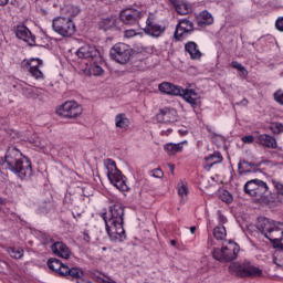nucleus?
<instances>
[{
	"mask_svg": "<svg viewBox=\"0 0 283 283\" xmlns=\"http://www.w3.org/2000/svg\"><path fill=\"white\" fill-rule=\"evenodd\" d=\"M271 243H272V247L274 249H276V251H283L282 240H279V242L277 241H271Z\"/></svg>",
	"mask_w": 283,
	"mask_h": 283,
	"instance_id": "obj_47",
	"label": "nucleus"
},
{
	"mask_svg": "<svg viewBox=\"0 0 283 283\" xmlns=\"http://www.w3.org/2000/svg\"><path fill=\"white\" fill-rule=\"evenodd\" d=\"M30 74L39 80V78H43V72L41 71V67L38 69H29Z\"/></svg>",
	"mask_w": 283,
	"mask_h": 283,
	"instance_id": "obj_41",
	"label": "nucleus"
},
{
	"mask_svg": "<svg viewBox=\"0 0 283 283\" xmlns=\"http://www.w3.org/2000/svg\"><path fill=\"white\" fill-rule=\"evenodd\" d=\"M10 0H0V6H8Z\"/></svg>",
	"mask_w": 283,
	"mask_h": 283,
	"instance_id": "obj_55",
	"label": "nucleus"
},
{
	"mask_svg": "<svg viewBox=\"0 0 283 283\" xmlns=\"http://www.w3.org/2000/svg\"><path fill=\"white\" fill-rule=\"evenodd\" d=\"M156 120L161 125H174V123L178 120V112L176 111V108H161L156 115Z\"/></svg>",
	"mask_w": 283,
	"mask_h": 283,
	"instance_id": "obj_12",
	"label": "nucleus"
},
{
	"mask_svg": "<svg viewBox=\"0 0 283 283\" xmlns=\"http://www.w3.org/2000/svg\"><path fill=\"white\" fill-rule=\"evenodd\" d=\"M115 127L118 129H127V127H129V118H127L125 113L115 116Z\"/></svg>",
	"mask_w": 283,
	"mask_h": 283,
	"instance_id": "obj_30",
	"label": "nucleus"
},
{
	"mask_svg": "<svg viewBox=\"0 0 283 283\" xmlns=\"http://www.w3.org/2000/svg\"><path fill=\"white\" fill-rule=\"evenodd\" d=\"M22 94L27 96V98H34V88L30 86L23 87Z\"/></svg>",
	"mask_w": 283,
	"mask_h": 283,
	"instance_id": "obj_43",
	"label": "nucleus"
},
{
	"mask_svg": "<svg viewBox=\"0 0 283 283\" xmlns=\"http://www.w3.org/2000/svg\"><path fill=\"white\" fill-rule=\"evenodd\" d=\"M213 23V15L209 11H202L197 18V24L199 28H205V25H211Z\"/></svg>",
	"mask_w": 283,
	"mask_h": 283,
	"instance_id": "obj_29",
	"label": "nucleus"
},
{
	"mask_svg": "<svg viewBox=\"0 0 283 283\" xmlns=\"http://www.w3.org/2000/svg\"><path fill=\"white\" fill-rule=\"evenodd\" d=\"M270 242H277L280 244V240H283V223L276 222L274 228L268 233L266 237Z\"/></svg>",
	"mask_w": 283,
	"mask_h": 283,
	"instance_id": "obj_21",
	"label": "nucleus"
},
{
	"mask_svg": "<svg viewBox=\"0 0 283 283\" xmlns=\"http://www.w3.org/2000/svg\"><path fill=\"white\" fill-rule=\"evenodd\" d=\"M275 28L279 32H283V18H279L275 22Z\"/></svg>",
	"mask_w": 283,
	"mask_h": 283,
	"instance_id": "obj_48",
	"label": "nucleus"
},
{
	"mask_svg": "<svg viewBox=\"0 0 283 283\" xmlns=\"http://www.w3.org/2000/svg\"><path fill=\"white\" fill-rule=\"evenodd\" d=\"M101 218L105 222L106 232L112 242H125L127 234H125V206L120 202H115L109 207L108 212H103Z\"/></svg>",
	"mask_w": 283,
	"mask_h": 283,
	"instance_id": "obj_1",
	"label": "nucleus"
},
{
	"mask_svg": "<svg viewBox=\"0 0 283 283\" xmlns=\"http://www.w3.org/2000/svg\"><path fill=\"white\" fill-rule=\"evenodd\" d=\"M273 187L276 189L280 196H283V184L276 180H272Z\"/></svg>",
	"mask_w": 283,
	"mask_h": 283,
	"instance_id": "obj_44",
	"label": "nucleus"
},
{
	"mask_svg": "<svg viewBox=\"0 0 283 283\" xmlns=\"http://www.w3.org/2000/svg\"><path fill=\"white\" fill-rule=\"evenodd\" d=\"M163 128V126H161ZM174 132V129L168 128V129H161V136H169V134H171Z\"/></svg>",
	"mask_w": 283,
	"mask_h": 283,
	"instance_id": "obj_50",
	"label": "nucleus"
},
{
	"mask_svg": "<svg viewBox=\"0 0 283 283\" xmlns=\"http://www.w3.org/2000/svg\"><path fill=\"white\" fill-rule=\"evenodd\" d=\"M260 165H256L253 161H247L245 159H240L238 164V174L239 176H245V174H252L255 171Z\"/></svg>",
	"mask_w": 283,
	"mask_h": 283,
	"instance_id": "obj_20",
	"label": "nucleus"
},
{
	"mask_svg": "<svg viewBox=\"0 0 283 283\" xmlns=\"http://www.w3.org/2000/svg\"><path fill=\"white\" fill-rule=\"evenodd\" d=\"M181 90H182V87L174 85L168 82H163L161 84H159V92H163L164 94L179 96Z\"/></svg>",
	"mask_w": 283,
	"mask_h": 283,
	"instance_id": "obj_23",
	"label": "nucleus"
},
{
	"mask_svg": "<svg viewBox=\"0 0 283 283\" xmlns=\"http://www.w3.org/2000/svg\"><path fill=\"white\" fill-rule=\"evenodd\" d=\"M274 101L279 103L280 105H283V92L282 91H276L274 93Z\"/></svg>",
	"mask_w": 283,
	"mask_h": 283,
	"instance_id": "obj_45",
	"label": "nucleus"
},
{
	"mask_svg": "<svg viewBox=\"0 0 283 283\" xmlns=\"http://www.w3.org/2000/svg\"><path fill=\"white\" fill-rule=\"evenodd\" d=\"M270 129L274 134H283V124L280 122H273L270 125Z\"/></svg>",
	"mask_w": 283,
	"mask_h": 283,
	"instance_id": "obj_39",
	"label": "nucleus"
},
{
	"mask_svg": "<svg viewBox=\"0 0 283 283\" xmlns=\"http://www.w3.org/2000/svg\"><path fill=\"white\" fill-rule=\"evenodd\" d=\"M111 57L116 63H120V65H125V63H129V59H132V46L125 43H116L111 49Z\"/></svg>",
	"mask_w": 283,
	"mask_h": 283,
	"instance_id": "obj_8",
	"label": "nucleus"
},
{
	"mask_svg": "<svg viewBox=\"0 0 283 283\" xmlns=\"http://www.w3.org/2000/svg\"><path fill=\"white\" fill-rule=\"evenodd\" d=\"M219 198L220 200H222V202H226L227 205H231V202H233V196L228 190H222L219 193Z\"/></svg>",
	"mask_w": 283,
	"mask_h": 283,
	"instance_id": "obj_35",
	"label": "nucleus"
},
{
	"mask_svg": "<svg viewBox=\"0 0 283 283\" xmlns=\"http://www.w3.org/2000/svg\"><path fill=\"white\" fill-rule=\"evenodd\" d=\"M4 163L8 169L15 174L21 180H28L32 176V163L27 157H23L21 151L17 148L8 150Z\"/></svg>",
	"mask_w": 283,
	"mask_h": 283,
	"instance_id": "obj_2",
	"label": "nucleus"
},
{
	"mask_svg": "<svg viewBox=\"0 0 283 283\" xmlns=\"http://www.w3.org/2000/svg\"><path fill=\"white\" fill-rule=\"evenodd\" d=\"M213 237L216 240H224L227 238V228L224 226H218L213 230Z\"/></svg>",
	"mask_w": 283,
	"mask_h": 283,
	"instance_id": "obj_34",
	"label": "nucleus"
},
{
	"mask_svg": "<svg viewBox=\"0 0 283 283\" xmlns=\"http://www.w3.org/2000/svg\"><path fill=\"white\" fill-rule=\"evenodd\" d=\"M273 260L276 266H283V250H275Z\"/></svg>",
	"mask_w": 283,
	"mask_h": 283,
	"instance_id": "obj_36",
	"label": "nucleus"
},
{
	"mask_svg": "<svg viewBox=\"0 0 283 283\" xmlns=\"http://www.w3.org/2000/svg\"><path fill=\"white\" fill-rule=\"evenodd\" d=\"M178 193H179L181 200H185V198H187V196L189 195V188H187V186H185V185H181L178 188Z\"/></svg>",
	"mask_w": 283,
	"mask_h": 283,
	"instance_id": "obj_42",
	"label": "nucleus"
},
{
	"mask_svg": "<svg viewBox=\"0 0 283 283\" xmlns=\"http://www.w3.org/2000/svg\"><path fill=\"white\" fill-rule=\"evenodd\" d=\"M29 70H34L38 67H43V60L40 59H30L28 62Z\"/></svg>",
	"mask_w": 283,
	"mask_h": 283,
	"instance_id": "obj_38",
	"label": "nucleus"
},
{
	"mask_svg": "<svg viewBox=\"0 0 283 283\" xmlns=\"http://www.w3.org/2000/svg\"><path fill=\"white\" fill-rule=\"evenodd\" d=\"M63 277H73L74 280H78L80 277H85V271H83L81 268L78 266H73V268H70L66 265V268L63 269V272H62Z\"/></svg>",
	"mask_w": 283,
	"mask_h": 283,
	"instance_id": "obj_24",
	"label": "nucleus"
},
{
	"mask_svg": "<svg viewBox=\"0 0 283 283\" xmlns=\"http://www.w3.org/2000/svg\"><path fill=\"white\" fill-rule=\"evenodd\" d=\"M229 272L237 277H262V270L251 262H234L229 266Z\"/></svg>",
	"mask_w": 283,
	"mask_h": 283,
	"instance_id": "obj_4",
	"label": "nucleus"
},
{
	"mask_svg": "<svg viewBox=\"0 0 283 283\" xmlns=\"http://www.w3.org/2000/svg\"><path fill=\"white\" fill-rule=\"evenodd\" d=\"M275 221L266 218V217H259L256 222V229L264 235V238L269 237V233L273 231L275 228Z\"/></svg>",
	"mask_w": 283,
	"mask_h": 283,
	"instance_id": "obj_15",
	"label": "nucleus"
},
{
	"mask_svg": "<svg viewBox=\"0 0 283 283\" xmlns=\"http://www.w3.org/2000/svg\"><path fill=\"white\" fill-rule=\"evenodd\" d=\"M179 134L181 136H187L189 134V130H187V129H179Z\"/></svg>",
	"mask_w": 283,
	"mask_h": 283,
	"instance_id": "obj_54",
	"label": "nucleus"
},
{
	"mask_svg": "<svg viewBox=\"0 0 283 283\" xmlns=\"http://www.w3.org/2000/svg\"><path fill=\"white\" fill-rule=\"evenodd\" d=\"M255 143L268 149H277V139L269 134H261L255 137Z\"/></svg>",
	"mask_w": 283,
	"mask_h": 283,
	"instance_id": "obj_16",
	"label": "nucleus"
},
{
	"mask_svg": "<svg viewBox=\"0 0 283 283\" xmlns=\"http://www.w3.org/2000/svg\"><path fill=\"white\" fill-rule=\"evenodd\" d=\"M15 36L17 39H20L21 41H25V43H29L32 45L34 43V35H32V32H30V29L28 27L20 24L15 29Z\"/></svg>",
	"mask_w": 283,
	"mask_h": 283,
	"instance_id": "obj_19",
	"label": "nucleus"
},
{
	"mask_svg": "<svg viewBox=\"0 0 283 283\" xmlns=\"http://www.w3.org/2000/svg\"><path fill=\"white\" fill-rule=\"evenodd\" d=\"M170 244H171L172 247H176V240L170 241Z\"/></svg>",
	"mask_w": 283,
	"mask_h": 283,
	"instance_id": "obj_58",
	"label": "nucleus"
},
{
	"mask_svg": "<svg viewBox=\"0 0 283 283\" xmlns=\"http://www.w3.org/2000/svg\"><path fill=\"white\" fill-rule=\"evenodd\" d=\"M219 222H220L219 226H221V227H222V224H224V222H227V218L224 216H222V213H220V212H219Z\"/></svg>",
	"mask_w": 283,
	"mask_h": 283,
	"instance_id": "obj_51",
	"label": "nucleus"
},
{
	"mask_svg": "<svg viewBox=\"0 0 283 283\" xmlns=\"http://www.w3.org/2000/svg\"><path fill=\"white\" fill-rule=\"evenodd\" d=\"M76 56L84 61H88L90 63H101V61H103V57L101 56V51H98L96 46H92L88 44L81 46L76 51Z\"/></svg>",
	"mask_w": 283,
	"mask_h": 283,
	"instance_id": "obj_9",
	"label": "nucleus"
},
{
	"mask_svg": "<svg viewBox=\"0 0 283 283\" xmlns=\"http://www.w3.org/2000/svg\"><path fill=\"white\" fill-rule=\"evenodd\" d=\"M83 114V108L76 102H65L56 109L57 116L63 118H76Z\"/></svg>",
	"mask_w": 283,
	"mask_h": 283,
	"instance_id": "obj_10",
	"label": "nucleus"
},
{
	"mask_svg": "<svg viewBox=\"0 0 283 283\" xmlns=\"http://www.w3.org/2000/svg\"><path fill=\"white\" fill-rule=\"evenodd\" d=\"M52 28L60 36L70 38L76 32V24L72 18L57 17L53 19Z\"/></svg>",
	"mask_w": 283,
	"mask_h": 283,
	"instance_id": "obj_6",
	"label": "nucleus"
},
{
	"mask_svg": "<svg viewBox=\"0 0 283 283\" xmlns=\"http://www.w3.org/2000/svg\"><path fill=\"white\" fill-rule=\"evenodd\" d=\"M205 160H206L205 168L207 169V171H211V167H213V165H220V163H222L223 158H222V154H220V151H214L213 154L209 155L208 157H205Z\"/></svg>",
	"mask_w": 283,
	"mask_h": 283,
	"instance_id": "obj_26",
	"label": "nucleus"
},
{
	"mask_svg": "<svg viewBox=\"0 0 283 283\" xmlns=\"http://www.w3.org/2000/svg\"><path fill=\"white\" fill-rule=\"evenodd\" d=\"M230 65L234 70H238L239 76H241L242 78H247V76H249V71H247V67H244V65H242L240 62L232 61Z\"/></svg>",
	"mask_w": 283,
	"mask_h": 283,
	"instance_id": "obj_32",
	"label": "nucleus"
},
{
	"mask_svg": "<svg viewBox=\"0 0 283 283\" xmlns=\"http://www.w3.org/2000/svg\"><path fill=\"white\" fill-rule=\"evenodd\" d=\"M186 52L189 53L190 59L193 61H198V59H202V52L198 49V44L193 41H190L185 44Z\"/></svg>",
	"mask_w": 283,
	"mask_h": 283,
	"instance_id": "obj_22",
	"label": "nucleus"
},
{
	"mask_svg": "<svg viewBox=\"0 0 283 283\" xmlns=\"http://www.w3.org/2000/svg\"><path fill=\"white\" fill-rule=\"evenodd\" d=\"M216 245V241L212 238L208 239V249H211V247Z\"/></svg>",
	"mask_w": 283,
	"mask_h": 283,
	"instance_id": "obj_52",
	"label": "nucleus"
},
{
	"mask_svg": "<svg viewBox=\"0 0 283 283\" xmlns=\"http://www.w3.org/2000/svg\"><path fill=\"white\" fill-rule=\"evenodd\" d=\"M145 34L158 39L160 34L165 32V27L157 24L154 17H148L146 20V27L144 28Z\"/></svg>",
	"mask_w": 283,
	"mask_h": 283,
	"instance_id": "obj_14",
	"label": "nucleus"
},
{
	"mask_svg": "<svg viewBox=\"0 0 283 283\" xmlns=\"http://www.w3.org/2000/svg\"><path fill=\"white\" fill-rule=\"evenodd\" d=\"M48 266L53 273L63 277V270L66 269L67 265L63 264L59 259H49Z\"/></svg>",
	"mask_w": 283,
	"mask_h": 283,
	"instance_id": "obj_27",
	"label": "nucleus"
},
{
	"mask_svg": "<svg viewBox=\"0 0 283 283\" xmlns=\"http://www.w3.org/2000/svg\"><path fill=\"white\" fill-rule=\"evenodd\" d=\"M240 253V245L235 242H229L227 245H223L221 249L217 248L212 251V256L218 262H233Z\"/></svg>",
	"mask_w": 283,
	"mask_h": 283,
	"instance_id": "obj_5",
	"label": "nucleus"
},
{
	"mask_svg": "<svg viewBox=\"0 0 283 283\" xmlns=\"http://www.w3.org/2000/svg\"><path fill=\"white\" fill-rule=\"evenodd\" d=\"M83 240L84 242H90L91 238H90V234H87V232L83 233Z\"/></svg>",
	"mask_w": 283,
	"mask_h": 283,
	"instance_id": "obj_53",
	"label": "nucleus"
},
{
	"mask_svg": "<svg viewBox=\"0 0 283 283\" xmlns=\"http://www.w3.org/2000/svg\"><path fill=\"white\" fill-rule=\"evenodd\" d=\"M190 233H196V226L190 227Z\"/></svg>",
	"mask_w": 283,
	"mask_h": 283,
	"instance_id": "obj_57",
	"label": "nucleus"
},
{
	"mask_svg": "<svg viewBox=\"0 0 283 283\" xmlns=\"http://www.w3.org/2000/svg\"><path fill=\"white\" fill-rule=\"evenodd\" d=\"M184 145H187V140L177 144L168 143L164 146V149L168 154V156H176V154L182 153Z\"/></svg>",
	"mask_w": 283,
	"mask_h": 283,
	"instance_id": "obj_28",
	"label": "nucleus"
},
{
	"mask_svg": "<svg viewBox=\"0 0 283 283\" xmlns=\"http://www.w3.org/2000/svg\"><path fill=\"white\" fill-rule=\"evenodd\" d=\"M170 1L178 14L185 15L191 12V4H189L187 1L185 0H170Z\"/></svg>",
	"mask_w": 283,
	"mask_h": 283,
	"instance_id": "obj_25",
	"label": "nucleus"
},
{
	"mask_svg": "<svg viewBox=\"0 0 283 283\" xmlns=\"http://www.w3.org/2000/svg\"><path fill=\"white\" fill-rule=\"evenodd\" d=\"M7 253L10 255V258H13L14 260H21V258H23V249L21 248H8Z\"/></svg>",
	"mask_w": 283,
	"mask_h": 283,
	"instance_id": "obj_33",
	"label": "nucleus"
},
{
	"mask_svg": "<svg viewBox=\"0 0 283 283\" xmlns=\"http://www.w3.org/2000/svg\"><path fill=\"white\" fill-rule=\"evenodd\" d=\"M143 17H145V12L130 8L122 11L119 21L124 23V25H136Z\"/></svg>",
	"mask_w": 283,
	"mask_h": 283,
	"instance_id": "obj_11",
	"label": "nucleus"
},
{
	"mask_svg": "<svg viewBox=\"0 0 283 283\" xmlns=\"http://www.w3.org/2000/svg\"><path fill=\"white\" fill-rule=\"evenodd\" d=\"M140 32H137L134 29H127L124 31V39H134V36H138Z\"/></svg>",
	"mask_w": 283,
	"mask_h": 283,
	"instance_id": "obj_40",
	"label": "nucleus"
},
{
	"mask_svg": "<svg viewBox=\"0 0 283 283\" xmlns=\"http://www.w3.org/2000/svg\"><path fill=\"white\" fill-rule=\"evenodd\" d=\"M91 74H93V76H103V67H101V65H97L96 63L93 62V65H91V67L88 69Z\"/></svg>",
	"mask_w": 283,
	"mask_h": 283,
	"instance_id": "obj_37",
	"label": "nucleus"
},
{
	"mask_svg": "<svg viewBox=\"0 0 283 283\" xmlns=\"http://www.w3.org/2000/svg\"><path fill=\"white\" fill-rule=\"evenodd\" d=\"M192 31L193 22L189 21L188 19H181L176 25L175 39L177 41H182L185 34H191Z\"/></svg>",
	"mask_w": 283,
	"mask_h": 283,
	"instance_id": "obj_13",
	"label": "nucleus"
},
{
	"mask_svg": "<svg viewBox=\"0 0 283 283\" xmlns=\"http://www.w3.org/2000/svg\"><path fill=\"white\" fill-rule=\"evenodd\" d=\"M268 191L269 185L260 179H252L244 185V192L259 201L264 200Z\"/></svg>",
	"mask_w": 283,
	"mask_h": 283,
	"instance_id": "obj_7",
	"label": "nucleus"
},
{
	"mask_svg": "<svg viewBox=\"0 0 283 283\" xmlns=\"http://www.w3.org/2000/svg\"><path fill=\"white\" fill-rule=\"evenodd\" d=\"M168 167H169V169H170V174H172V175H174V165L168 164Z\"/></svg>",
	"mask_w": 283,
	"mask_h": 283,
	"instance_id": "obj_56",
	"label": "nucleus"
},
{
	"mask_svg": "<svg viewBox=\"0 0 283 283\" xmlns=\"http://www.w3.org/2000/svg\"><path fill=\"white\" fill-rule=\"evenodd\" d=\"M179 96H182L184 101L189 103L192 107L200 105V95H198L193 90L181 88Z\"/></svg>",
	"mask_w": 283,
	"mask_h": 283,
	"instance_id": "obj_18",
	"label": "nucleus"
},
{
	"mask_svg": "<svg viewBox=\"0 0 283 283\" xmlns=\"http://www.w3.org/2000/svg\"><path fill=\"white\" fill-rule=\"evenodd\" d=\"M51 250L54 255H57V258H63L64 260H70V256L72 255L70 248L60 241L53 243Z\"/></svg>",
	"mask_w": 283,
	"mask_h": 283,
	"instance_id": "obj_17",
	"label": "nucleus"
},
{
	"mask_svg": "<svg viewBox=\"0 0 283 283\" xmlns=\"http://www.w3.org/2000/svg\"><path fill=\"white\" fill-rule=\"evenodd\" d=\"M105 166L107 169V178L112 185L116 187L119 191H129V186H127V177L118 170L116 167V161L113 159H106Z\"/></svg>",
	"mask_w": 283,
	"mask_h": 283,
	"instance_id": "obj_3",
	"label": "nucleus"
},
{
	"mask_svg": "<svg viewBox=\"0 0 283 283\" xmlns=\"http://www.w3.org/2000/svg\"><path fill=\"white\" fill-rule=\"evenodd\" d=\"M255 140V137L249 135V136H243L242 137V142L245 143V144H251Z\"/></svg>",
	"mask_w": 283,
	"mask_h": 283,
	"instance_id": "obj_49",
	"label": "nucleus"
},
{
	"mask_svg": "<svg viewBox=\"0 0 283 283\" xmlns=\"http://www.w3.org/2000/svg\"><path fill=\"white\" fill-rule=\"evenodd\" d=\"M105 30H120V20L115 18H107L103 21Z\"/></svg>",
	"mask_w": 283,
	"mask_h": 283,
	"instance_id": "obj_31",
	"label": "nucleus"
},
{
	"mask_svg": "<svg viewBox=\"0 0 283 283\" xmlns=\"http://www.w3.org/2000/svg\"><path fill=\"white\" fill-rule=\"evenodd\" d=\"M151 176H154V178H163L164 172L160 168H156L151 170Z\"/></svg>",
	"mask_w": 283,
	"mask_h": 283,
	"instance_id": "obj_46",
	"label": "nucleus"
}]
</instances>
